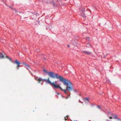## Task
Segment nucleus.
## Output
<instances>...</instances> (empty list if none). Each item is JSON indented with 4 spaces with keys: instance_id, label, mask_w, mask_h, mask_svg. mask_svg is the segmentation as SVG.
Returning <instances> with one entry per match:
<instances>
[{
    "instance_id": "1",
    "label": "nucleus",
    "mask_w": 121,
    "mask_h": 121,
    "mask_svg": "<svg viewBox=\"0 0 121 121\" xmlns=\"http://www.w3.org/2000/svg\"><path fill=\"white\" fill-rule=\"evenodd\" d=\"M43 71L45 73H47L50 77L53 78H57L59 79L60 82H64L63 84L66 86V88L65 89H63L60 87L59 84L56 85L54 82H52L49 80V78L48 79H43L41 78L35 77V79L38 81V83H39L40 81H44L49 83L51 85L53 86L55 88H60L61 91H63L64 93L66 94H67V92H69L73 89V87L72 86V84L69 80L66 79L61 76H58V75L57 74H54L53 72H48L45 69H43Z\"/></svg>"
},
{
    "instance_id": "2",
    "label": "nucleus",
    "mask_w": 121,
    "mask_h": 121,
    "mask_svg": "<svg viewBox=\"0 0 121 121\" xmlns=\"http://www.w3.org/2000/svg\"><path fill=\"white\" fill-rule=\"evenodd\" d=\"M85 10V9L84 8H82V13L81 14V16H82L84 18H85L86 17V16L84 14L83 12Z\"/></svg>"
},
{
    "instance_id": "3",
    "label": "nucleus",
    "mask_w": 121,
    "mask_h": 121,
    "mask_svg": "<svg viewBox=\"0 0 121 121\" xmlns=\"http://www.w3.org/2000/svg\"><path fill=\"white\" fill-rule=\"evenodd\" d=\"M15 63L17 65V68H18L20 66V62L17 60H15Z\"/></svg>"
},
{
    "instance_id": "4",
    "label": "nucleus",
    "mask_w": 121,
    "mask_h": 121,
    "mask_svg": "<svg viewBox=\"0 0 121 121\" xmlns=\"http://www.w3.org/2000/svg\"><path fill=\"white\" fill-rule=\"evenodd\" d=\"M83 52L87 55H90L91 54V52H90L86 51H83Z\"/></svg>"
},
{
    "instance_id": "5",
    "label": "nucleus",
    "mask_w": 121,
    "mask_h": 121,
    "mask_svg": "<svg viewBox=\"0 0 121 121\" xmlns=\"http://www.w3.org/2000/svg\"><path fill=\"white\" fill-rule=\"evenodd\" d=\"M111 115L112 116V117L114 118L115 119L117 118V116L116 115L114 114H111Z\"/></svg>"
},
{
    "instance_id": "6",
    "label": "nucleus",
    "mask_w": 121,
    "mask_h": 121,
    "mask_svg": "<svg viewBox=\"0 0 121 121\" xmlns=\"http://www.w3.org/2000/svg\"><path fill=\"white\" fill-rule=\"evenodd\" d=\"M4 56L3 54L1 52H0V58H4Z\"/></svg>"
},
{
    "instance_id": "7",
    "label": "nucleus",
    "mask_w": 121,
    "mask_h": 121,
    "mask_svg": "<svg viewBox=\"0 0 121 121\" xmlns=\"http://www.w3.org/2000/svg\"><path fill=\"white\" fill-rule=\"evenodd\" d=\"M25 67L28 70L30 69V67L29 65H27L25 66Z\"/></svg>"
},
{
    "instance_id": "8",
    "label": "nucleus",
    "mask_w": 121,
    "mask_h": 121,
    "mask_svg": "<svg viewBox=\"0 0 121 121\" xmlns=\"http://www.w3.org/2000/svg\"><path fill=\"white\" fill-rule=\"evenodd\" d=\"M86 46L88 47H91V45L89 44H88L86 45Z\"/></svg>"
},
{
    "instance_id": "9",
    "label": "nucleus",
    "mask_w": 121,
    "mask_h": 121,
    "mask_svg": "<svg viewBox=\"0 0 121 121\" xmlns=\"http://www.w3.org/2000/svg\"><path fill=\"white\" fill-rule=\"evenodd\" d=\"M23 64L25 65V67L26 65L27 64H26V63L25 62H23Z\"/></svg>"
},
{
    "instance_id": "10",
    "label": "nucleus",
    "mask_w": 121,
    "mask_h": 121,
    "mask_svg": "<svg viewBox=\"0 0 121 121\" xmlns=\"http://www.w3.org/2000/svg\"><path fill=\"white\" fill-rule=\"evenodd\" d=\"M108 116H109V118H110V119H112V116H109V115H108Z\"/></svg>"
},
{
    "instance_id": "11",
    "label": "nucleus",
    "mask_w": 121,
    "mask_h": 121,
    "mask_svg": "<svg viewBox=\"0 0 121 121\" xmlns=\"http://www.w3.org/2000/svg\"><path fill=\"white\" fill-rule=\"evenodd\" d=\"M85 100L88 101H89V99L88 98H86L85 99Z\"/></svg>"
},
{
    "instance_id": "12",
    "label": "nucleus",
    "mask_w": 121,
    "mask_h": 121,
    "mask_svg": "<svg viewBox=\"0 0 121 121\" xmlns=\"http://www.w3.org/2000/svg\"><path fill=\"white\" fill-rule=\"evenodd\" d=\"M97 107L98 108H100V106H98Z\"/></svg>"
},
{
    "instance_id": "13",
    "label": "nucleus",
    "mask_w": 121,
    "mask_h": 121,
    "mask_svg": "<svg viewBox=\"0 0 121 121\" xmlns=\"http://www.w3.org/2000/svg\"><path fill=\"white\" fill-rule=\"evenodd\" d=\"M13 9L15 11V12H17V10L15 9Z\"/></svg>"
},
{
    "instance_id": "14",
    "label": "nucleus",
    "mask_w": 121,
    "mask_h": 121,
    "mask_svg": "<svg viewBox=\"0 0 121 121\" xmlns=\"http://www.w3.org/2000/svg\"><path fill=\"white\" fill-rule=\"evenodd\" d=\"M65 121H66L67 120V118H66L65 117Z\"/></svg>"
},
{
    "instance_id": "15",
    "label": "nucleus",
    "mask_w": 121,
    "mask_h": 121,
    "mask_svg": "<svg viewBox=\"0 0 121 121\" xmlns=\"http://www.w3.org/2000/svg\"><path fill=\"white\" fill-rule=\"evenodd\" d=\"M44 60H46V58L45 57H44Z\"/></svg>"
},
{
    "instance_id": "16",
    "label": "nucleus",
    "mask_w": 121,
    "mask_h": 121,
    "mask_svg": "<svg viewBox=\"0 0 121 121\" xmlns=\"http://www.w3.org/2000/svg\"><path fill=\"white\" fill-rule=\"evenodd\" d=\"M56 93L58 95H59V93Z\"/></svg>"
},
{
    "instance_id": "17",
    "label": "nucleus",
    "mask_w": 121,
    "mask_h": 121,
    "mask_svg": "<svg viewBox=\"0 0 121 121\" xmlns=\"http://www.w3.org/2000/svg\"><path fill=\"white\" fill-rule=\"evenodd\" d=\"M9 59L10 60H11V59H10V58H9Z\"/></svg>"
},
{
    "instance_id": "18",
    "label": "nucleus",
    "mask_w": 121,
    "mask_h": 121,
    "mask_svg": "<svg viewBox=\"0 0 121 121\" xmlns=\"http://www.w3.org/2000/svg\"><path fill=\"white\" fill-rule=\"evenodd\" d=\"M9 7L10 8H11V9H13L12 8L10 7Z\"/></svg>"
},
{
    "instance_id": "19",
    "label": "nucleus",
    "mask_w": 121,
    "mask_h": 121,
    "mask_svg": "<svg viewBox=\"0 0 121 121\" xmlns=\"http://www.w3.org/2000/svg\"><path fill=\"white\" fill-rule=\"evenodd\" d=\"M68 46V47H69V45H67Z\"/></svg>"
},
{
    "instance_id": "20",
    "label": "nucleus",
    "mask_w": 121,
    "mask_h": 121,
    "mask_svg": "<svg viewBox=\"0 0 121 121\" xmlns=\"http://www.w3.org/2000/svg\"><path fill=\"white\" fill-rule=\"evenodd\" d=\"M68 116H66V117H67Z\"/></svg>"
},
{
    "instance_id": "21",
    "label": "nucleus",
    "mask_w": 121,
    "mask_h": 121,
    "mask_svg": "<svg viewBox=\"0 0 121 121\" xmlns=\"http://www.w3.org/2000/svg\"><path fill=\"white\" fill-rule=\"evenodd\" d=\"M79 96H81V94H79Z\"/></svg>"
},
{
    "instance_id": "22",
    "label": "nucleus",
    "mask_w": 121,
    "mask_h": 121,
    "mask_svg": "<svg viewBox=\"0 0 121 121\" xmlns=\"http://www.w3.org/2000/svg\"><path fill=\"white\" fill-rule=\"evenodd\" d=\"M74 121H76L75 120H74Z\"/></svg>"
},
{
    "instance_id": "23",
    "label": "nucleus",
    "mask_w": 121,
    "mask_h": 121,
    "mask_svg": "<svg viewBox=\"0 0 121 121\" xmlns=\"http://www.w3.org/2000/svg\"><path fill=\"white\" fill-rule=\"evenodd\" d=\"M7 57L8 58V56H7Z\"/></svg>"
}]
</instances>
